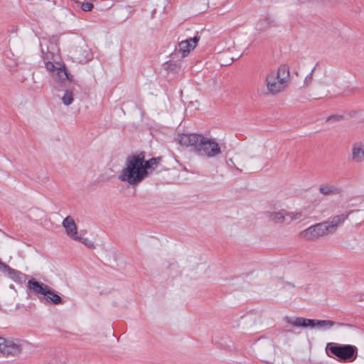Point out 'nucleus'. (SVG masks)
<instances>
[{"mask_svg":"<svg viewBox=\"0 0 364 364\" xmlns=\"http://www.w3.org/2000/svg\"><path fill=\"white\" fill-rule=\"evenodd\" d=\"M326 350L342 361L354 360L358 351L357 348L354 346L341 345L336 343H328Z\"/></svg>","mask_w":364,"mask_h":364,"instance_id":"obj_6","label":"nucleus"},{"mask_svg":"<svg viewBox=\"0 0 364 364\" xmlns=\"http://www.w3.org/2000/svg\"><path fill=\"white\" fill-rule=\"evenodd\" d=\"M46 70L53 75L55 70L58 69V67H56L53 63L51 62H47L46 63Z\"/></svg>","mask_w":364,"mask_h":364,"instance_id":"obj_24","label":"nucleus"},{"mask_svg":"<svg viewBox=\"0 0 364 364\" xmlns=\"http://www.w3.org/2000/svg\"><path fill=\"white\" fill-rule=\"evenodd\" d=\"M52 76L55 81L60 82H63L67 80H70L69 77V74L67 72L65 65L58 67V69L52 75Z\"/></svg>","mask_w":364,"mask_h":364,"instance_id":"obj_19","label":"nucleus"},{"mask_svg":"<svg viewBox=\"0 0 364 364\" xmlns=\"http://www.w3.org/2000/svg\"><path fill=\"white\" fill-rule=\"evenodd\" d=\"M25 343L17 338L3 337L1 353L5 355H18L21 353Z\"/></svg>","mask_w":364,"mask_h":364,"instance_id":"obj_9","label":"nucleus"},{"mask_svg":"<svg viewBox=\"0 0 364 364\" xmlns=\"http://www.w3.org/2000/svg\"><path fill=\"white\" fill-rule=\"evenodd\" d=\"M319 192L326 196L336 195L340 193V188L330 184H323L319 188Z\"/></svg>","mask_w":364,"mask_h":364,"instance_id":"obj_21","label":"nucleus"},{"mask_svg":"<svg viewBox=\"0 0 364 364\" xmlns=\"http://www.w3.org/2000/svg\"><path fill=\"white\" fill-rule=\"evenodd\" d=\"M288 323L294 327L318 328L326 330L333 326L336 323L330 320L310 319L303 317H295L289 318Z\"/></svg>","mask_w":364,"mask_h":364,"instance_id":"obj_7","label":"nucleus"},{"mask_svg":"<svg viewBox=\"0 0 364 364\" xmlns=\"http://www.w3.org/2000/svg\"><path fill=\"white\" fill-rule=\"evenodd\" d=\"M196 153L208 157H214L220 154L221 150L215 139L203 136L199 146L197 147Z\"/></svg>","mask_w":364,"mask_h":364,"instance_id":"obj_10","label":"nucleus"},{"mask_svg":"<svg viewBox=\"0 0 364 364\" xmlns=\"http://www.w3.org/2000/svg\"><path fill=\"white\" fill-rule=\"evenodd\" d=\"M28 286L30 289H32L36 294H41L43 296L50 289L48 286L33 279L28 282Z\"/></svg>","mask_w":364,"mask_h":364,"instance_id":"obj_18","label":"nucleus"},{"mask_svg":"<svg viewBox=\"0 0 364 364\" xmlns=\"http://www.w3.org/2000/svg\"><path fill=\"white\" fill-rule=\"evenodd\" d=\"M198 41L199 38L197 36L182 41L179 43L176 52L180 53L181 57H186L197 46Z\"/></svg>","mask_w":364,"mask_h":364,"instance_id":"obj_16","label":"nucleus"},{"mask_svg":"<svg viewBox=\"0 0 364 364\" xmlns=\"http://www.w3.org/2000/svg\"><path fill=\"white\" fill-rule=\"evenodd\" d=\"M306 216L304 214L302 210H296L293 211H288L284 209L274 210L268 213L269 220L274 224L283 225L290 224L293 222L303 221Z\"/></svg>","mask_w":364,"mask_h":364,"instance_id":"obj_5","label":"nucleus"},{"mask_svg":"<svg viewBox=\"0 0 364 364\" xmlns=\"http://www.w3.org/2000/svg\"><path fill=\"white\" fill-rule=\"evenodd\" d=\"M43 299L47 303L55 305L62 304L63 301L62 298L55 294V291L51 289H50L49 291L45 294Z\"/></svg>","mask_w":364,"mask_h":364,"instance_id":"obj_20","label":"nucleus"},{"mask_svg":"<svg viewBox=\"0 0 364 364\" xmlns=\"http://www.w3.org/2000/svg\"><path fill=\"white\" fill-rule=\"evenodd\" d=\"M62 225L65 230L67 236L70 239L84 244L90 249H94L95 247V242L92 240L79 235L77 225L72 217L67 216L63 220Z\"/></svg>","mask_w":364,"mask_h":364,"instance_id":"obj_8","label":"nucleus"},{"mask_svg":"<svg viewBox=\"0 0 364 364\" xmlns=\"http://www.w3.org/2000/svg\"><path fill=\"white\" fill-rule=\"evenodd\" d=\"M246 49L245 43L242 41L235 42L234 40L229 39L216 46L217 59L222 65H229L235 59L239 58Z\"/></svg>","mask_w":364,"mask_h":364,"instance_id":"obj_4","label":"nucleus"},{"mask_svg":"<svg viewBox=\"0 0 364 364\" xmlns=\"http://www.w3.org/2000/svg\"><path fill=\"white\" fill-rule=\"evenodd\" d=\"M348 215L346 214H340L333 217L331 220L325 222L330 233L334 232L336 228L344 223Z\"/></svg>","mask_w":364,"mask_h":364,"instance_id":"obj_17","label":"nucleus"},{"mask_svg":"<svg viewBox=\"0 0 364 364\" xmlns=\"http://www.w3.org/2000/svg\"><path fill=\"white\" fill-rule=\"evenodd\" d=\"M269 164L268 151L265 149H257L248 153L236 154L228 161V166L230 168L244 173L262 171Z\"/></svg>","mask_w":364,"mask_h":364,"instance_id":"obj_2","label":"nucleus"},{"mask_svg":"<svg viewBox=\"0 0 364 364\" xmlns=\"http://www.w3.org/2000/svg\"><path fill=\"white\" fill-rule=\"evenodd\" d=\"M289 82V68L285 64L268 70L264 79L267 92L272 95H276L284 92Z\"/></svg>","mask_w":364,"mask_h":364,"instance_id":"obj_3","label":"nucleus"},{"mask_svg":"<svg viewBox=\"0 0 364 364\" xmlns=\"http://www.w3.org/2000/svg\"><path fill=\"white\" fill-rule=\"evenodd\" d=\"M61 100L63 105L65 106L71 105L74 101L73 92L70 90L65 91L63 97H61Z\"/></svg>","mask_w":364,"mask_h":364,"instance_id":"obj_22","label":"nucleus"},{"mask_svg":"<svg viewBox=\"0 0 364 364\" xmlns=\"http://www.w3.org/2000/svg\"><path fill=\"white\" fill-rule=\"evenodd\" d=\"M80 4V8L85 11H90L93 9V4L91 2H78Z\"/></svg>","mask_w":364,"mask_h":364,"instance_id":"obj_23","label":"nucleus"},{"mask_svg":"<svg viewBox=\"0 0 364 364\" xmlns=\"http://www.w3.org/2000/svg\"><path fill=\"white\" fill-rule=\"evenodd\" d=\"M160 160V157L146 160L144 153L132 154L119 172L118 179L130 186L138 185L158 166Z\"/></svg>","mask_w":364,"mask_h":364,"instance_id":"obj_1","label":"nucleus"},{"mask_svg":"<svg viewBox=\"0 0 364 364\" xmlns=\"http://www.w3.org/2000/svg\"><path fill=\"white\" fill-rule=\"evenodd\" d=\"M330 234L325 222L311 225L301 232L303 238L314 240Z\"/></svg>","mask_w":364,"mask_h":364,"instance_id":"obj_12","label":"nucleus"},{"mask_svg":"<svg viewBox=\"0 0 364 364\" xmlns=\"http://www.w3.org/2000/svg\"><path fill=\"white\" fill-rule=\"evenodd\" d=\"M350 161L355 164L364 163V141H357L350 148Z\"/></svg>","mask_w":364,"mask_h":364,"instance_id":"obj_14","label":"nucleus"},{"mask_svg":"<svg viewBox=\"0 0 364 364\" xmlns=\"http://www.w3.org/2000/svg\"><path fill=\"white\" fill-rule=\"evenodd\" d=\"M203 136L195 133L180 134L178 135L177 141L182 146L193 147L195 152H196Z\"/></svg>","mask_w":364,"mask_h":364,"instance_id":"obj_13","label":"nucleus"},{"mask_svg":"<svg viewBox=\"0 0 364 364\" xmlns=\"http://www.w3.org/2000/svg\"><path fill=\"white\" fill-rule=\"evenodd\" d=\"M0 271L16 283L22 284L26 281V275L23 273L11 268L9 266L1 262V261Z\"/></svg>","mask_w":364,"mask_h":364,"instance_id":"obj_15","label":"nucleus"},{"mask_svg":"<svg viewBox=\"0 0 364 364\" xmlns=\"http://www.w3.org/2000/svg\"><path fill=\"white\" fill-rule=\"evenodd\" d=\"M260 357L266 363H272L279 357L281 350L278 348L272 341H264L259 348Z\"/></svg>","mask_w":364,"mask_h":364,"instance_id":"obj_11","label":"nucleus"}]
</instances>
